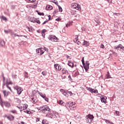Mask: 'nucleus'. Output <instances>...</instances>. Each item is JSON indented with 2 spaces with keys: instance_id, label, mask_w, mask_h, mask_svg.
Segmentation results:
<instances>
[{
  "instance_id": "obj_24",
  "label": "nucleus",
  "mask_w": 124,
  "mask_h": 124,
  "mask_svg": "<svg viewBox=\"0 0 124 124\" xmlns=\"http://www.w3.org/2000/svg\"><path fill=\"white\" fill-rule=\"evenodd\" d=\"M46 9V10H52L53 9V6L50 5H47Z\"/></svg>"
},
{
  "instance_id": "obj_34",
  "label": "nucleus",
  "mask_w": 124,
  "mask_h": 124,
  "mask_svg": "<svg viewBox=\"0 0 124 124\" xmlns=\"http://www.w3.org/2000/svg\"><path fill=\"white\" fill-rule=\"evenodd\" d=\"M48 20H46L45 22H43V25H45L46 23H47L48 22V21H50V19H51V16L49 15L48 16Z\"/></svg>"
},
{
  "instance_id": "obj_18",
  "label": "nucleus",
  "mask_w": 124,
  "mask_h": 124,
  "mask_svg": "<svg viewBox=\"0 0 124 124\" xmlns=\"http://www.w3.org/2000/svg\"><path fill=\"white\" fill-rule=\"evenodd\" d=\"M118 50L119 51H121V52H124V46H123V45L120 44L118 45Z\"/></svg>"
},
{
  "instance_id": "obj_57",
  "label": "nucleus",
  "mask_w": 124,
  "mask_h": 124,
  "mask_svg": "<svg viewBox=\"0 0 124 124\" xmlns=\"http://www.w3.org/2000/svg\"><path fill=\"white\" fill-rule=\"evenodd\" d=\"M36 0H29V1H30V2L33 3V2H35Z\"/></svg>"
},
{
  "instance_id": "obj_45",
  "label": "nucleus",
  "mask_w": 124,
  "mask_h": 124,
  "mask_svg": "<svg viewBox=\"0 0 124 124\" xmlns=\"http://www.w3.org/2000/svg\"><path fill=\"white\" fill-rule=\"evenodd\" d=\"M0 104H2V99H1V95L0 93Z\"/></svg>"
},
{
  "instance_id": "obj_21",
  "label": "nucleus",
  "mask_w": 124,
  "mask_h": 124,
  "mask_svg": "<svg viewBox=\"0 0 124 124\" xmlns=\"http://www.w3.org/2000/svg\"><path fill=\"white\" fill-rule=\"evenodd\" d=\"M72 94H73V93L71 92L67 91V92H66L65 96H66V97H68V96H71V95H72Z\"/></svg>"
},
{
  "instance_id": "obj_4",
  "label": "nucleus",
  "mask_w": 124,
  "mask_h": 124,
  "mask_svg": "<svg viewBox=\"0 0 124 124\" xmlns=\"http://www.w3.org/2000/svg\"><path fill=\"white\" fill-rule=\"evenodd\" d=\"M16 107L17 108L19 109L20 111H23V110H26L27 108V104H23L17 105Z\"/></svg>"
},
{
  "instance_id": "obj_53",
  "label": "nucleus",
  "mask_w": 124,
  "mask_h": 124,
  "mask_svg": "<svg viewBox=\"0 0 124 124\" xmlns=\"http://www.w3.org/2000/svg\"><path fill=\"white\" fill-rule=\"evenodd\" d=\"M38 15H40L41 16H44V13H38Z\"/></svg>"
},
{
  "instance_id": "obj_43",
  "label": "nucleus",
  "mask_w": 124,
  "mask_h": 124,
  "mask_svg": "<svg viewBox=\"0 0 124 124\" xmlns=\"http://www.w3.org/2000/svg\"><path fill=\"white\" fill-rule=\"evenodd\" d=\"M52 2H53V3H55V4H56V5H59V3L58 2V1L54 0L53 1H52Z\"/></svg>"
},
{
  "instance_id": "obj_55",
  "label": "nucleus",
  "mask_w": 124,
  "mask_h": 124,
  "mask_svg": "<svg viewBox=\"0 0 124 124\" xmlns=\"http://www.w3.org/2000/svg\"><path fill=\"white\" fill-rule=\"evenodd\" d=\"M117 116H120V112L118 111H115Z\"/></svg>"
},
{
  "instance_id": "obj_44",
  "label": "nucleus",
  "mask_w": 124,
  "mask_h": 124,
  "mask_svg": "<svg viewBox=\"0 0 124 124\" xmlns=\"http://www.w3.org/2000/svg\"><path fill=\"white\" fill-rule=\"evenodd\" d=\"M25 113H26V114H31V111L29 110H25L24 111Z\"/></svg>"
},
{
  "instance_id": "obj_28",
  "label": "nucleus",
  "mask_w": 124,
  "mask_h": 124,
  "mask_svg": "<svg viewBox=\"0 0 124 124\" xmlns=\"http://www.w3.org/2000/svg\"><path fill=\"white\" fill-rule=\"evenodd\" d=\"M73 23V22L72 21L69 22L67 24H66V28H69V27H71V26H72Z\"/></svg>"
},
{
  "instance_id": "obj_19",
  "label": "nucleus",
  "mask_w": 124,
  "mask_h": 124,
  "mask_svg": "<svg viewBox=\"0 0 124 124\" xmlns=\"http://www.w3.org/2000/svg\"><path fill=\"white\" fill-rule=\"evenodd\" d=\"M31 101L32 102L33 104H35L37 102V98L34 97L31 98Z\"/></svg>"
},
{
  "instance_id": "obj_5",
  "label": "nucleus",
  "mask_w": 124,
  "mask_h": 124,
  "mask_svg": "<svg viewBox=\"0 0 124 124\" xmlns=\"http://www.w3.org/2000/svg\"><path fill=\"white\" fill-rule=\"evenodd\" d=\"M65 106L66 107V108L68 109V110H71V109H73V108H75V107H76V104L72 102L70 104H68L67 105H65Z\"/></svg>"
},
{
  "instance_id": "obj_20",
  "label": "nucleus",
  "mask_w": 124,
  "mask_h": 124,
  "mask_svg": "<svg viewBox=\"0 0 124 124\" xmlns=\"http://www.w3.org/2000/svg\"><path fill=\"white\" fill-rule=\"evenodd\" d=\"M4 45H5V42L3 40L0 39V47H3Z\"/></svg>"
},
{
  "instance_id": "obj_46",
  "label": "nucleus",
  "mask_w": 124,
  "mask_h": 124,
  "mask_svg": "<svg viewBox=\"0 0 124 124\" xmlns=\"http://www.w3.org/2000/svg\"><path fill=\"white\" fill-rule=\"evenodd\" d=\"M114 15H116V16H120L121 15H122V14L115 13H114Z\"/></svg>"
},
{
  "instance_id": "obj_30",
  "label": "nucleus",
  "mask_w": 124,
  "mask_h": 124,
  "mask_svg": "<svg viewBox=\"0 0 124 124\" xmlns=\"http://www.w3.org/2000/svg\"><path fill=\"white\" fill-rule=\"evenodd\" d=\"M0 19L4 21L5 22H7V18L3 16L0 17Z\"/></svg>"
},
{
  "instance_id": "obj_58",
  "label": "nucleus",
  "mask_w": 124,
  "mask_h": 124,
  "mask_svg": "<svg viewBox=\"0 0 124 124\" xmlns=\"http://www.w3.org/2000/svg\"><path fill=\"white\" fill-rule=\"evenodd\" d=\"M19 124H26L25 122H18Z\"/></svg>"
},
{
  "instance_id": "obj_60",
  "label": "nucleus",
  "mask_w": 124,
  "mask_h": 124,
  "mask_svg": "<svg viewBox=\"0 0 124 124\" xmlns=\"http://www.w3.org/2000/svg\"><path fill=\"white\" fill-rule=\"evenodd\" d=\"M45 100L47 102H49V98H47V97H45Z\"/></svg>"
},
{
  "instance_id": "obj_32",
  "label": "nucleus",
  "mask_w": 124,
  "mask_h": 124,
  "mask_svg": "<svg viewBox=\"0 0 124 124\" xmlns=\"http://www.w3.org/2000/svg\"><path fill=\"white\" fill-rule=\"evenodd\" d=\"M59 104L60 105H62V106H64L65 105V104L64 103V102H63L62 100H60L58 102Z\"/></svg>"
},
{
  "instance_id": "obj_49",
  "label": "nucleus",
  "mask_w": 124,
  "mask_h": 124,
  "mask_svg": "<svg viewBox=\"0 0 124 124\" xmlns=\"http://www.w3.org/2000/svg\"><path fill=\"white\" fill-rule=\"evenodd\" d=\"M75 17H76V19H79L80 18V15H76Z\"/></svg>"
},
{
  "instance_id": "obj_52",
  "label": "nucleus",
  "mask_w": 124,
  "mask_h": 124,
  "mask_svg": "<svg viewBox=\"0 0 124 124\" xmlns=\"http://www.w3.org/2000/svg\"><path fill=\"white\" fill-rule=\"evenodd\" d=\"M42 35L44 38H45V33L43 31H42Z\"/></svg>"
},
{
  "instance_id": "obj_48",
  "label": "nucleus",
  "mask_w": 124,
  "mask_h": 124,
  "mask_svg": "<svg viewBox=\"0 0 124 124\" xmlns=\"http://www.w3.org/2000/svg\"><path fill=\"white\" fill-rule=\"evenodd\" d=\"M81 62H82L83 65H85V60H84V57L82 58Z\"/></svg>"
},
{
  "instance_id": "obj_35",
  "label": "nucleus",
  "mask_w": 124,
  "mask_h": 124,
  "mask_svg": "<svg viewBox=\"0 0 124 124\" xmlns=\"http://www.w3.org/2000/svg\"><path fill=\"white\" fill-rule=\"evenodd\" d=\"M85 89H86L85 85H82V86L80 87V90H81V91H85Z\"/></svg>"
},
{
  "instance_id": "obj_42",
  "label": "nucleus",
  "mask_w": 124,
  "mask_h": 124,
  "mask_svg": "<svg viewBox=\"0 0 124 124\" xmlns=\"http://www.w3.org/2000/svg\"><path fill=\"white\" fill-rule=\"evenodd\" d=\"M16 101H17V105H18V104H21V100H20V99H19V98H16Z\"/></svg>"
},
{
  "instance_id": "obj_13",
  "label": "nucleus",
  "mask_w": 124,
  "mask_h": 124,
  "mask_svg": "<svg viewBox=\"0 0 124 124\" xmlns=\"http://www.w3.org/2000/svg\"><path fill=\"white\" fill-rule=\"evenodd\" d=\"M2 93H3L4 95V97H6L9 95V93H10V92L9 91H6V90H3L2 91Z\"/></svg>"
},
{
  "instance_id": "obj_12",
  "label": "nucleus",
  "mask_w": 124,
  "mask_h": 124,
  "mask_svg": "<svg viewBox=\"0 0 124 124\" xmlns=\"http://www.w3.org/2000/svg\"><path fill=\"white\" fill-rule=\"evenodd\" d=\"M4 118H7L9 121H13L14 120V116L13 115L7 116V115H5Z\"/></svg>"
},
{
  "instance_id": "obj_3",
  "label": "nucleus",
  "mask_w": 124,
  "mask_h": 124,
  "mask_svg": "<svg viewBox=\"0 0 124 124\" xmlns=\"http://www.w3.org/2000/svg\"><path fill=\"white\" fill-rule=\"evenodd\" d=\"M71 8L77 10H81V6L78 4L77 3H73L71 4Z\"/></svg>"
},
{
  "instance_id": "obj_10",
  "label": "nucleus",
  "mask_w": 124,
  "mask_h": 124,
  "mask_svg": "<svg viewBox=\"0 0 124 124\" xmlns=\"http://www.w3.org/2000/svg\"><path fill=\"white\" fill-rule=\"evenodd\" d=\"M62 75L66 74V75H68V71L66 69V67L62 68Z\"/></svg>"
},
{
  "instance_id": "obj_40",
  "label": "nucleus",
  "mask_w": 124,
  "mask_h": 124,
  "mask_svg": "<svg viewBox=\"0 0 124 124\" xmlns=\"http://www.w3.org/2000/svg\"><path fill=\"white\" fill-rule=\"evenodd\" d=\"M36 6H37V4H34L31 5V8H36Z\"/></svg>"
},
{
  "instance_id": "obj_14",
  "label": "nucleus",
  "mask_w": 124,
  "mask_h": 124,
  "mask_svg": "<svg viewBox=\"0 0 124 124\" xmlns=\"http://www.w3.org/2000/svg\"><path fill=\"white\" fill-rule=\"evenodd\" d=\"M1 76L3 78L2 89H4V86H5V83H6V81H5V77H4V74H2Z\"/></svg>"
},
{
  "instance_id": "obj_1",
  "label": "nucleus",
  "mask_w": 124,
  "mask_h": 124,
  "mask_svg": "<svg viewBox=\"0 0 124 124\" xmlns=\"http://www.w3.org/2000/svg\"><path fill=\"white\" fill-rule=\"evenodd\" d=\"M40 110L41 112L44 114H48V113H50L51 112V109H50L49 107L47 105L40 107Z\"/></svg>"
},
{
  "instance_id": "obj_38",
  "label": "nucleus",
  "mask_w": 124,
  "mask_h": 124,
  "mask_svg": "<svg viewBox=\"0 0 124 124\" xmlns=\"http://www.w3.org/2000/svg\"><path fill=\"white\" fill-rule=\"evenodd\" d=\"M42 74L43 75V76H46V75H47V71H44L42 72Z\"/></svg>"
},
{
  "instance_id": "obj_17",
  "label": "nucleus",
  "mask_w": 124,
  "mask_h": 124,
  "mask_svg": "<svg viewBox=\"0 0 124 124\" xmlns=\"http://www.w3.org/2000/svg\"><path fill=\"white\" fill-rule=\"evenodd\" d=\"M16 91L18 94H21L22 92H23V89L21 87H18L16 89Z\"/></svg>"
},
{
  "instance_id": "obj_54",
  "label": "nucleus",
  "mask_w": 124,
  "mask_h": 124,
  "mask_svg": "<svg viewBox=\"0 0 124 124\" xmlns=\"http://www.w3.org/2000/svg\"><path fill=\"white\" fill-rule=\"evenodd\" d=\"M100 48H102V49H104L105 48V46L103 44H102L100 46Z\"/></svg>"
},
{
  "instance_id": "obj_63",
  "label": "nucleus",
  "mask_w": 124,
  "mask_h": 124,
  "mask_svg": "<svg viewBox=\"0 0 124 124\" xmlns=\"http://www.w3.org/2000/svg\"><path fill=\"white\" fill-rule=\"evenodd\" d=\"M86 89L87 90V91H91V88L90 87H86Z\"/></svg>"
},
{
  "instance_id": "obj_36",
  "label": "nucleus",
  "mask_w": 124,
  "mask_h": 124,
  "mask_svg": "<svg viewBox=\"0 0 124 124\" xmlns=\"http://www.w3.org/2000/svg\"><path fill=\"white\" fill-rule=\"evenodd\" d=\"M69 66H70V67H73V63L72 62H69L68 63Z\"/></svg>"
},
{
  "instance_id": "obj_62",
  "label": "nucleus",
  "mask_w": 124,
  "mask_h": 124,
  "mask_svg": "<svg viewBox=\"0 0 124 124\" xmlns=\"http://www.w3.org/2000/svg\"><path fill=\"white\" fill-rule=\"evenodd\" d=\"M114 49H116V50H119V46H114Z\"/></svg>"
},
{
  "instance_id": "obj_7",
  "label": "nucleus",
  "mask_w": 124,
  "mask_h": 124,
  "mask_svg": "<svg viewBox=\"0 0 124 124\" xmlns=\"http://www.w3.org/2000/svg\"><path fill=\"white\" fill-rule=\"evenodd\" d=\"M54 68H55V70H58V71H61L62 69V66L59 65V64L56 63L54 64Z\"/></svg>"
},
{
  "instance_id": "obj_41",
  "label": "nucleus",
  "mask_w": 124,
  "mask_h": 124,
  "mask_svg": "<svg viewBox=\"0 0 124 124\" xmlns=\"http://www.w3.org/2000/svg\"><path fill=\"white\" fill-rule=\"evenodd\" d=\"M85 121L86 123H91V122H92V120H90V119L88 118V117H86Z\"/></svg>"
},
{
  "instance_id": "obj_64",
  "label": "nucleus",
  "mask_w": 124,
  "mask_h": 124,
  "mask_svg": "<svg viewBox=\"0 0 124 124\" xmlns=\"http://www.w3.org/2000/svg\"><path fill=\"white\" fill-rule=\"evenodd\" d=\"M77 44L78 45H81V42H80V41H78Z\"/></svg>"
},
{
  "instance_id": "obj_33",
  "label": "nucleus",
  "mask_w": 124,
  "mask_h": 124,
  "mask_svg": "<svg viewBox=\"0 0 124 124\" xmlns=\"http://www.w3.org/2000/svg\"><path fill=\"white\" fill-rule=\"evenodd\" d=\"M39 94L40 95V96L43 97V98L46 97V95L45 94H43L42 93H39Z\"/></svg>"
},
{
  "instance_id": "obj_25",
  "label": "nucleus",
  "mask_w": 124,
  "mask_h": 124,
  "mask_svg": "<svg viewBox=\"0 0 124 124\" xmlns=\"http://www.w3.org/2000/svg\"><path fill=\"white\" fill-rule=\"evenodd\" d=\"M106 99H107V97H104L101 98V102H104V103H107V101H106Z\"/></svg>"
},
{
  "instance_id": "obj_59",
  "label": "nucleus",
  "mask_w": 124,
  "mask_h": 124,
  "mask_svg": "<svg viewBox=\"0 0 124 124\" xmlns=\"http://www.w3.org/2000/svg\"><path fill=\"white\" fill-rule=\"evenodd\" d=\"M40 121V118H37L36 119V122H39Z\"/></svg>"
},
{
  "instance_id": "obj_15",
  "label": "nucleus",
  "mask_w": 124,
  "mask_h": 124,
  "mask_svg": "<svg viewBox=\"0 0 124 124\" xmlns=\"http://www.w3.org/2000/svg\"><path fill=\"white\" fill-rule=\"evenodd\" d=\"M46 118H50V119H53V117H54V115L53 113H51V111L49 113H48L46 115Z\"/></svg>"
},
{
  "instance_id": "obj_6",
  "label": "nucleus",
  "mask_w": 124,
  "mask_h": 124,
  "mask_svg": "<svg viewBox=\"0 0 124 124\" xmlns=\"http://www.w3.org/2000/svg\"><path fill=\"white\" fill-rule=\"evenodd\" d=\"M83 66L86 71H88L90 68V62L88 61H86L85 63H84V65H83Z\"/></svg>"
},
{
  "instance_id": "obj_51",
  "label": "nucleus",
  "mask_w": 124,
  "mask_h": 124,
  "mask_svg": "<svg viewBox=\"0 0 124 124\" xmlns=\"http://www.w3.org/2000/svg\"><path fill=\"white\" fill-rule=\"evenodd\" d=\"M78 37H79V36H78V35H76L75 40L76 42H77L78 40Z\"/></svg>"
},
{
  "instance_id": "obj_61",
  "label": "nucleus",
  "mask_w": 124,
  "mask_h": 124,
  "mask_svg": "<svg viewBox=\"0 0 124 124\" xmlns=\"http://www.w3.org/2000/svg\"><path fill=\"white\" fill-rule=\"evenodd\" d=\"M62 20V19L61 18H57L56 19V21H57L58 22H60V21H61Z\"/></svg>"
},
{
  "instance_id": "obj_23",
  "label": "nucleus",
  "mask_w": 124,
  "mask_h": 124,
  "mask_svg": "<svg viewBox=\"0 0 124 124\" xmlns=\"http://www.w3.org/2000/svg\"><path fill=\"white\" fill-rule=\"evenodd\" d=\"M90 92L92 93H98V91L97 90L93 89L92 88H91Z\"/></svg>"
},
{
  "instance_id": "obj_16",
  "label": "nucleus",
  "mask_w": 124,
  "mask_h": 124,
  "mask_svg": "<svg viewBox=\"0 0 124 124\" xmlns=\"http://www.w3.org/2000/svg\"><path fill=\"white\" fill-rule=\"evenodd\" d=\"M82 45L85 47H88V46H90V42L84 40V42L82 43Z\"/></svg>"
},
{
  "instance_id": "obj_11",
  "label": "nucleus",
  "mask_w": 124,
  "mask_h": 124,
  "mask_svg": "<svg viewBox=\"0 0 124 124\" xmlns=\"http://www.w3.org/2000/svg\"><path fill=\"white\" fill-rule=\"evenodd\" d=\"M32 23H37L38 25H40V20L37 18H35V17L32 18V20L31 21Z\"/></svg>"
},
{
  "instance_id": "obj_56",
  "label": "nucleus",
  "mask_w": 124,
  "mask_h": 124,
  "mask_svg": "<svg viewBox=\"0 0 124 124\" xmlns=\"http://www.w3.org/2000/svg\"><path fill=\"white\" fill-rule=\"evenodd\" d=\"M57 13H58V11H57V10H54V11L53 12V14L54 15H55V14H57Z\"/></svg>"
},
{
  "instance_id": "obj_50",
  "label": "nucleus",
  "mask_w": 124,
  "mask_h": 124,
  "mask_svg": "<svg viewBox=\"0 0 124 124\" xmlns=\"http://www.w3.org/2000/svg\"><path fill=\"white\" fill-rule=\"evenodd\" d=\"M10 31H10V30L4 31V32H5V33H9V32H10Z\"/></svg>"
},
{
  "instance_id": "obj_26",
  "label": "nucleus",
  "mask_w": 124,
  "mask_h": 124,
  "mask_svg": "<svg viewBox=\"0 0 124 124\" xmlns=\"http://www.w3.org/2000/svg\"><path fill=\"white\" fill-rule=\"evenodd\" d=\"M60 92L63 94V95L65 96V94H66V92H67V90H63L62 89H60Z\"/></svg>"
},
{
  "instance_id": "obj_37",
  "label": "nucleus",
  "mask_w": 124,
  "mask_h": 124,
  "mask_svg": "<svg viewBox=\"0 0 124 124\" xmlns=\"http://www.w3.org/2000/svg\"><path fill=\"white\" fill-rule=\"evenodd\" d=\"M29 74L27 72H24V76L25 78H29Z\"/></svg>"
},
{
  "instance_id": "obj_2",
  "label": "nucleus",
  "mask_w": 124,
  "mask_h": 124,
  "mask_svg": "<svg viewBox=\"0 0 124 124\" xmlns=\"http://www.w3.org/2000/svg\"><path fill=\"white\" fill-rule=\"evenodd\" d=\"M48 52V48L46 47L43 48H39L36 49V52L37 54H39L40 56L41 55H43L44 54L45 52Z\"/></svg>"
},
{
  "instance_id": "obj_27",
  "label": "nucleus",
  "mask_w": 124,
  "mask_h": 124,
  "mask_svg": "<svg viewBox=\"0 0 124 124\" xmlns=\"http://www.w3.org/2000/svg\"><path fill=\"white\" fill-rule=\"evenodd\" d=\"M86 118H88V119H89V120H93V119L94 118V117H93V115H92V114H89L87 116H86Z\"/></svg>"
},
{
  "instance_id": "obj_47",
  "label": "nucleus",
  "mask_w": 124,
  "mask_h": 124,
  "mask_svg": "<svg viewBox=\"0 0 124 124\" xmlns=\"http://www.w3.org/2000/svg\"><path fill=\"white\" fill-rule=\"evenodd\" d=\"M112 55L113 56H115V57H117L118 56V54L115 52H112Z\"/></svg>"
},
{
  "instance_id": "obj_22",
  "label": "nucleus",
  "mask_w": 124,
  "mask_h": 124,
  "mask_svg": "<svg viewBox=\"0 0 124 124\" xmlns=\"http://www.w3.org/2000/svg\"><path fill=\"white\" fill-rule=\"evenodd\" d=\"M3 104L6 107H7V108H9V107L11 106V105H10V103L8 102H4Z\"/></svg>"
},
{
  "instance_id": "obj_9",
  "label": "nucleus",
  "mask_w": 124,
  "mask_h": 124,
  "mask_svg": "<svg viewBox=\"0 0 124 124\" xmlns=\"http://www.w3.org/2000/svg\"><path fill=\"white\" fill-rule=\"evenodd\" d=\"M12 84H13L12 82L8 81L7 80L5 82V86H6L7 88L9 89V90H10V91L12 92V90H11V88H10V87H9L8 85H12Z\"/></svg>"
},
{
  "instance_id": "obj_31",
  "label": "nucleus",
  "mask_w": 124,
  "mask_h": 124,
  "mask_svg": "<svg viewBox=\"0 0 124 124\" xmlns=\"http://www.w3.org/2000/svg\"><path fill=\"white\" fill-rule=\"evenodd\" d=\"M105 78L106 79H109L111 78V77H110V74L109 73V72H107V74L105 76Z\"/></svg>"
},
{
  "instance_id": "obj_29",
  "label": "nucleus",
  "mask_w": 124,
  "mask_h": 124,
  "mask_svg": "<svg viewBox=\"0 0 124 124\" xmlns=\"http://www.w3.org/2000/svg\"><path fill=\"white\" fill-rule=\"evenodd\" d=\"M42 124H49V122H48V121H47V120L43 119L42 121Z\"/></svg>"
},
{
  "instance_id": "obj_8",
  "label": "nucleus",
  "mask_w": 124,
  "mask_h": 124,
  "mask_svg": "<svg viewBox=\"0 0 124 124\" xmlns=\"http://www.w3.org/2000/svg\"><path fill=\"white\" fill-rule=\"evenodd\" d=\"M49 40L52 41V42H58V38L56 36H51L49 37Z\"/></svg>"
},
{
  "instance_id": "obj_39",
  "label": "nucleus",
  "mask_w": 124,
  "mask_h": 124,
  "mask_svg": "<svg viewBox=\"0 0 124 124\" xmlns=\"http://www.w3.org/2000/svg\"><path fill=\"white\" fill-rule=\"evenodd\" d=\"M59 10L60 12H62V8L60 5H58Z\"/></svg>"
}]
</instances>
